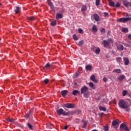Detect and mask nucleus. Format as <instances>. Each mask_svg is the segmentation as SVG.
<instances>
[{"label": "nucleus", "instance_id": "f257e3e1", "mask_svg": "<svg viewBox=\"0 0 131 131\" xmlns=\"http://www.w3.org/2000/svg\"><path fill=\"white\" fill-rule=\"evenodd\" d=\"M119 106L122 109H125L126 111H128L129 110L128 107L130 106V104H129L127 102L121 99L119 101Z\"/></svg>", "mask_w": 131, "mask_h": 131}, {"label": "nucleus", "instance_id": "37998d69", "mask_svg": "<svg viewBox=\"0 0 131 131\" xmlns=\"http://www.w3.org/2000/svg\"><path fill=\"white\" fill-rule=\"evenodd\" d=\"M105 31H106V30L105 29V28H102L100 32H101V33H104Z\"/></svg>", "mask_w": 131, "mask_h": 131}, {"label": "nucleus", "instance_id": "393cba45", "mask_svg": "<svg viewBox=\"0 0 131 131\" xmlns=\"http://www.w3.org/2000/svg\"><path fill=\"white\" fill-rule=\"evenodd\" d=\"M81 11L82 12H84L85 11H86V5H82Z\"/></svg>", "mask_w": 131, "mask_h": 131}, {"label": "nucleus", "instance_id": "a211bd4d", "mask_svg": "<svg viewBox=\"0 0 131 131\" xmlns=\"http://www.w3.org/2000/svg\"><path fill=\"white\" fill-rule=\"evenodd\" d=\"M123 5L126 7V8H127L129 6V2L125 1H123Z\"/></svg>", "mask_w": 131, "mask_h": 131}, {"label": "nucleus", "instance_id": "58836bf2", "mask_svg": "<svg viewBox=\"0 0 131 131\" xmlns=\"http://www.w3.org/2000/svg\"><path fill=\"white\" fill-rule=\"evenodd\" d=\"M100 0H96V6H100Z\"/></svg>", "mask_w": 131, "mask_h": 131}, {"label": "nucleus", "instance_id": "0eeeda50", "mask_svg": "<svg viewBox=\"0 0 131 131\" xmlns=\"http://www.w3.org/2000/svg\"><path fill=\"white\" fill-rule=\"evenodd\" d=\"M119 123V120H116L113 121L112 125L113 126H115V128H117L118 127V124Z\"/></svg>", "mask_w": 131, "mask_h": 131}, {"label": "nucleus", "instance_id": "a878e982", "mask_svg": "<svg viewBox=\"0 0 131 131\" xmlns=\"http://www.w3.org/2000/svg\"><path fill=\"white\" fill-rule=\"evenodd\" d=\"M75 114V111H72L71 112H68L67 113H66V114H67V115H73V114Z\"/></svg>", "mask_w": 131, "mask_h": 131}, {"label": "nucleus", "instance_id": "13d9d810", "mask_svg": "<svg viewBox=\"0 0 131 131\" xmlns=\"http://www.w3.org/2000/svg\"><path fill=\"white\" fill-rule=\"evenodd\" d=\"M74 85H77V83L75 82V83H74Z\"/></svg>", "mask_w": 131, "mask_h": 131}, {"label": "nucleus", "instance_id": "5701e85b", "mask_svg": "<svg viewBox=\"0 0 131 131\" xmlns=\"http://www.w3.org/2000/svg\"><path fill=\"white\" fill-rule=\"evenodd\" d=\"M109 5L110 6V7H112L113 8H114V7H115V4L114 3V2L112 1H109Z\"/></svg>", "mask_w": 131, "mask_h": 131}, {"label": "nucleus", "instance_id": "473e14b6", "mask_svg": "<svg viewBox=\"0 0 131 131\" xmlns=\"http://www.w3.org/2000/svg\"><path fill=\"white\" fill-rule=\"evenodd\" d=\"M92 30H93V31H95L96 32H97V31H98L97 27L96 26H93L92 27Z\"/></svg>", "mask_w": 131, "mask_h": 131}, {"label": "nucleus", "instance_id": "2eb2a0df", "mask_svg": "<svg viewBox=\"0 0 131 131\" xmlns=\"http://www.w3.org/2000/svg\"><path fill=\"white\" fill-rule=\"evenodd\" d=\"M117 48L119 51H123L124 47L122 45H119L117 46Z\"/></svg>", "mask_w": 131, "mask_h": 131}, {"label": "nucleus", "instance_id": "bb28decb", "mask_svg": "<svg viewBox=\"0 0 131 131\" xmlns=\"http://www.w3.org/2000/svg\"><path fill=\"white\" fill-rule=\"evenodd\" d=\"M51 26H56L57 25V21L56 20L52 21L50 23Z\"/></svg>", "mask_w": 131, "mask_h": 131}, {"label": "nucleus", "instance_id": "e433bc0d", "mask_svg": "<svg viewBox=\"0 0 131 131\" xmlns=\"http://www.w3.org/2000/svg\"><path fill=\"white\" fill-rule=\"evenodd\" d=\"M7 121H9V122H14V119H11L10 118H8L7 119Z\"/></svg>", "mask_w": 131, "mask_h": 131}, {"label": "nucleus", "instance_id": "4be33fe9", "mask_svg": "<svg viewBox=\"0 0 131 131\" xmlns=\"http://www.w3.org/2000/svg\"><path fill=\"white\" fill-rule=\"evenodd\" d=\"M89 86L90 88H91L93 90H96V86H95V85H94L93 82H90L89 83Z\"/></svg>", "mask_w": 131, "mask_h": 131}, {"label": "nucleus", "instance_id": "4c0bfd02", "mask_svg": "<svg viewBox=\"0 0 131 131\" xmlns=\"http://www.w3.org/2000/svg\"><path fill=\"white\" fill-rule=\"evenodd\" d=\"M49 81H50V80H49V79H46L43 80V82H45V83H46V84H48L49 83Z\"/></svg>", "mask_w": 131, "mask_h": 131}, {"label": "nucleus", "instance_id": "c756f323", "mask_svg": "<svg viewBox=\"0 0 131 131\" xmlns=\"http://www.w3.org/2000/svg\"><path fill=\"white\" fill-rule=\"evenodd\" d=\"M99 109L100 111H106L107 110V109L105 107L101 106L99 107Z\"/></svg>", "mask_w": 131, "mask_h": 131}, {"label": "nucleus", "instance_id": "49530a36", "mask_svg": "<svg viewBox=\"0 0 131 131\" xmlns=\"http://www.w3.org/2000/svg\"><path fill=\"white\" fill-rule=\"evenodd\" d=\"M78 31L79 33H82V31H83V30H82V29H79L78 30Z\"/></svg>", "mask_w": 131, "mask_h": 131}, {"label": "nucleus", "instance_id": "7ed1b4c3", "mask_svg": "<svg viewBox=\"0 0 131 131\" xmlns=\"http://www.w3.org/2000/svg\"><path fill=\"white\" fill-rule=\"evenodd\" d=\"M102 43L104 48H108L111 43H113V41H112V39L110 38L107 40H104Z\"/></svg>", "mask_w": 131, "mask_h": 131}, {"label": "nucleus", "instance_id": "20e7f679", "mask_svg": "<svg viewBox=\"0 0 131 131\" xmlns=\"http://www.w3.org/2000/svg\"><path fill=\"white\" fill-rule=\"evenodd\" d=\"M131 20V17H122L118 19H117V22H120L122 23H125V22H127V21H129Z\"/></svg>", "mask_w": 131, "mask_h": 131}, {"label": "nucleus", "instance_id": "c9c22d12", "mask_svg": "<svg viewBox=\"0 0 131 131\" xmlns=\"http://www.w3.org/2000/svg\"><path fill=\"white\" fill-rule=\"evenodd\" d=\"M104 131H108L109 130V127H108L107 125L104 126L103 127Z\"/></svg>", "mask_w": 131, "mask_h": 131}, {"label": "nucleus", "instance_id": "7c9ffc66", "mask_svg": "<svg viewBox=\"0 0 131 131\" xmlns=\"http://www.w3.org/2000/svg\"><path fill=\"white\" fill-rule=\"evenodd\" d=\"M83 43H84V40H82L79 42L78 46L79 47H82V45H83Z\"/></svg>", "mask_w": 131, "mask_h": 131}, {"label": "nucleus", "instance_id": "f3484780", "mask_svg": "<svg viewBox=\"0 0 131 131\" xmlns=\"http://www.w3.org/2000/svg\"><path fill=\"white\" fill-rule=\"evenodd\" d=\"M92 68L93 67L91 65H87L85 66V70H86L87 71H91Z\"/></svg>", "mask_w": 131, "mask_h": 131}, {"label": "nucleus", "instance_id": "09e8293b", "mask_svg": "<svg viewBox=\"0 0 131 131\" xmlns=\"http://www.w3.org/2000/svg\"><path fill=\"white\" fill-rule=\"evenodd\" d=\"M103 81H104L105 82H107V78H106V77H103Z\"/></svg>", "mask_w": 131, "mask_h": 131}, {"label": "nucleus", "instance_id": "a19ab883", "mask_svg": "<svg viewBox=\"0 0 131 131\" xmlns=\"http://www.w3.org/2000/svg\"><path fill=\"white\" fill-rule=\"evenodd\" d=\"M27 125L28 127H29L30 129H32V125H31V124L28 123Z\"/></svg>", "mask_w": 131, "mask_h": 131}, {"label": "nucleus", "instance_id": "6ab92c4d", "mask_svg": "<svg viewBox=\"0 0 131 131\" xmlns=\"http://www.w3.org/2000/svg\"><path fill=\"white\" fill-rule=\"evenodd\" d=\"M27 19L28 21H31L32 22H33V21H34V20H35V17H34V16H30L28 17Z\"/></svg>", "mask_w": 131, "mask_h": 131}, {"label": "nucleus", "instance_id": "79ce46f5", "mask_svg": "<svg viewBox=\"0 0 131 131\" xmlns=\"http://www.w3.org/2000/svg\"><path fill=\"white\" fill-rule=\"evenodd\" d=\"M115 7H116V8H119V7H120V4H119V3H117L115 5Z\"/></svg>", "mask_w": 131, "mask_h": 131}, {"label": "nucleus", "instance_id": "c03bdc74", "mask_svg": "<svg viewBox=\"0 0 131 131\" xmlns=\"http://www.w3.org/2000/svg\"><path fill=\"white\" fill-rule=\"evenodd\" d=\"M86 122H84V124L82 126V128H85V127H86Z\"/></svg>", "mask_w": 131, "mask_h": 131}, {"label": "nucleus", "instance_id": "052dcab7", "mask_svg": "<svg viewBox=\"0 0 131 131\" xmlns=\"http://www.w3.org/2000/svg\"><path fill=\"white\" fill-rule=\"evenodd\" d=\"M92 131H97V130H93Z\"/></svg>", "mask_w": 131, "mask_h": 131}, {"label": "nucleus", "instance_id": "8fccbe9b", "mask_svg": "<svg viewBox=\"0 0 131 131\" xmlns=\"http://www.w3.org/2000/svg\"><path fill=\"white\" fill-rule=\"evenodd\" d=\"M50 7L51 9H54V8L53 4H52V5H50Z\"/></svg>", "mask_w": 131, "mask_h": 131}, {"label": "nucleus", "instance_id": "bf43d9fd", "mask_svg": "<svg viewBox=\"0 0 131 131\" xmlns=\"http://www.w3.org/2000/svg\"><path fill=\"white\" fill-rule=\"evenodd\" d=\"M102 115H103V114H100V116H102Z\"/></svg>", "mask_w": 131, "mask_h": 131}, {"label": "nucleus", "instance_id": "4d7b16f0", "mask_svg": "<svg viewBox=\"0 0 131 131\" xmlns=\"http://www.w3.org/2000/svg\"><path fill=\"white\" fill-rule=\"evenodd\" d=\"M77 112H78V114H79V113H80L81 111H78Z\"/></svg>", "mask_w": 131, "mask_h": 131}, {"label": "nucleus", "instance_id": "39448f33", "mask_svg": "<svg viewBox=\"0 0 131 131\" xmlns=\"http://www.w3.org/2000/svg\"><path fill=\"white\" fill-rule=\"evenodd\" d=\"M120 131H123V130H126V131H129V129H128V127L127 126H126V124L125 123H122L120 126Z\"/></svg>", "mask_w": 131, "mask_h": 131}, {"label": "nucleus", "instance_id": "2f4dec72", "mask_svg": "<svg viewBox=\"0 0 131 131\" xmlns=\"http://www.w3.org/2000/svg\"><path fill=\"white\" fill-rule=\"evenodd\" d=\"M100 52H101V50L100 49V48H98L96 49L95 53L97 55H99V54H100Z\"/></svg>", "mask_w": 131, "mask_h": 131}, {"label": "nucleus", "instance_id": "72a5a7b5", "mask_svg": "<svg viewBox=\"0 0 131 131\" xmlns=\"http://www.w3.org/2000/svg\"><path fill=\"white\" fill-rule=\"evenodd\" d=\"M73 38L74 40H78V38L77 37V36H76V34H74L73 35Z\"/></svg>", "mask_w": 131, "mask_h": 131}, {"label": "nucleus", "instance_id": "4468645a", "mask_svg": "<svg viewBox=\"0 0 131 131\" xmlns=\"http://www.w3.org/2000/svg\"><path fill=\"white\" fill-rule=\"evenodd\" d=\"M68 93V91L67 90H63V91H61V94L62 97H63V98H65V97H66V95H67Z\"/></svg>", "mask_w": 131, "mask_h": 131}, {"label": "nucleus", "instance_id": "6e6552de", "mask_svg": "<svg viewBox=\"0 0 131 131\" xmlns=\"http://www.w3.org/2000/svg\"><path fill=\"white\" fill-rule=\"evenodd\" d=\"M64 106L66 108L70 109L71 108H74L75 107V105L73 104V103H66L64 104Z\"/></svg>", "mask_w": 131, "mask_h": 131}, {"label": "nucleus", "instance_id": "423d86ee", "mask_svg": "<svg viewBox=\"0 0 131 131\" xmlns=\"http://www.w3.org/2000/svg\"><path fill=\"white\" fill-rule=\"evenodd\" d=\"M57 113L58 114V115H59V116L60 115H67V114L65 113V111H64V110L62 108H60L57 111Z\"/></svg>", "mask_w": 131, "mask_h": 131}, {"label": "nucleus", "instance_id": "5fc2aeb1", "mask_svg": "<svg viewBox=\"0 0 131 131\" xmlns=\"http://www.w3.org/2000/svg\"><path fill=\"white\" fill-rule=\"evenodd\" d=\"M105 57H106V58H109V55L106 54Z\"/></svg>", "mask_w": 131, "mask_h": 131}, {"label": "nucleus", "instance_id": "3c124183", "mask_svg": "<svg viewBox=\"0 0 131 131\" xmlns=\"http://www.w3.org/2000/svg\"><path fill=\"white\" fill-rule=\"evenodd\" d=\"M127 37H128V38L129 39H130V40H131V34L128 35V36H127Z\"/></svg>", "mask_w": 131, "mask_h": 131}, {"label": "nucleus", "instance_id": "f03ea898", "mask_svg": "<svg viewBox=\"0 0 131 131\" xmlns=\"http://www.w3.org/2000/svg\"><path fill=\"white\" fill-rule=\"evenodd\" d=\"M81 94L84 95V98H89L90 97V92L89 91V88L86 86H83L81 89Z\"/></svg>", "mask_w": 131, "mask_h": 131}, {"label": "nucleus", "instance_id": "603ef678", "mask_svg": "<svg viewBox=\"0 0 131 131\" xmlns=\"http://www.w3.org/2000/svg\"><path fill=\"white\" fill-rule=\"evenodd\" d=\"M68 128V126L66 125V126H64V129H67Z\"/></svg>", "mask_w": 131, "mask_h": 131}, {"label": "nucleus", "instance_id": "9b49d317", "mask_svg": "<svg viewBox=\"0 0 131 131\" xmlns=\"http://www.w3.org/2000/svg\"><path fill=\"white\" fill-rule=\"evenodd\" d=\"M124 78H125V76L124 75H120L117 77V79L118 80H119V81H122Z\"/></svg>", "mask_w": 131, "mask_h": 131}, {"label": "nucleus", "instance_id": "9d476101", "mask_svg": "<svg viewBox=\"0 0 131 131\" xmlns=\"http://www.w3.org/2000/svg\"><path fill=\"white\" fill-rule=\"evenodd\" d=\"M90 79L91 80H92V81H93V82H95V83H97V82H98V81L97 80V79H96V76L94 74L91 75Z\"/></svg>", "mask_w": 131, "mask_h": 131}, {"label": "nucleus", "instance_id": "a18cd8bd", "mask_svg": "<svg viewBox=\"0 0 131 131\" xmlns=\"http://www.w3.org/2000/svg\"><path fill=\"white\" fill-rule=\"evenodd\" d=\"M48 5L50 6H52L53 5V3H52V2H51V1L50 0H48Z\"/></svg>", "mask_w": 131, "mask_h": 131}, {"label": "nucleus", "instance_id": "cd10ccee", "mask_svg": "<svg viewBox=\"0 0 131 131\" xmlns=\"http://www.w3.org/2000/svg\"><path fill=\"white\" fill-rule=\"evenodd\" d=\"M72 94L74 96H76V95H78V94H79V92L78 90H74L72 92Z\"/></svg>", "mask_w": 131, "mask_h": 131}, {"label": "nucleus", "instance_id": "f8f14e48", "mask_svg": "<svg viewBox=\"0 0 131 131\" xmlns=\"http://www.w3.org/2000/svg\"><path fill=\"white\" fill-rule=\"evenodd\" d=\"M93 17L95 21H100V17L97 14H95L93 15Z\"/></svg>", "mask_w": 131, "mask_h": 131}, {"label": "nucleus", "instance_id": "412c9836", "mask_svg": "<svg viewBox=\"0 0 131 131\" xmlns=\"http://www.w3.org/2000/svg\"><path fill=\"white\" fill-rule=\"evenodd\" d=\"M21 8L19 7H16V9L14 10L15 14H18L20 12Z\"/></svg>", "mask_w": 131, "mask_h": 131}, {"label": "nucleus", "instance_id": "ddd939ff", "mask_svg": "<svg viewBox=\"0 0 131 131\" xmlns=\"http://www.w3.org/2000/svg\"><path fill=\"white\" fill-rule=\"evenodd\" d=\"M62 18H63V14L61 13L56 14V19L57 20H59V19H62Z\"/></svg>", "mask_w": 131, "mask_h": 131}, {"label": "nucleus", "instance_id": "6e6d98bb", "mask_svg": "<svg viewBox=\"0 0 131 131\" xmlns=\"http://www.w3.org/2000/svg\"><path fill=\"white\" fill-rule=\"evenodd\" d=\"M78 75V73H76V74H75V76H76V77H77V76Z\"/></svg>", "mask_w": 131, "mask_h": 131}, {"label": "nucleus", "instance_id": "aec40b11", "mask_svg": "<svg viewBox=\"0 0 131 131\" xmlns=\"http://www.w3.org/2000/svg\"><path fill=\"white\" fill-rule=\"evenodd\" d=\"M121 31L124 33H127L128 32V29L127 28H123L121 29Z\"/></svg>", "mask_w": 131, "mask_h": 131}, {"label": "nucleus", "instance_id": "680f3d73", "mask_svg": "<svg viewBox=\"0 0 131 131\" xmlns=\"http://www.w3.org/2000/svg\"><path fill=\"white\" fill-rule=\"evenodd\" d=\"M0 6H2V4L1 3H0Z\"/></svg>", "mask_w": 131, "mask_h": 131}, {"label": "nucleus", "instance_id": "ea45409f", "mask_svg": "<svg viewBox=\"0 0 131 131\" xmlns=\"http://www.w3.org/2000/svg\"><path fill=\"white\" fill-rule=\"evenodd\" d=\"M126 94H127V91L126 90L123 91L122 95L123 97H124V96H125Z\"/></svg>", "mask_w": 131, "mask_h": 131}, {"label": "nucleus", "instance_id": "c85d7f7f", "mask_svg": "<svg viewBox=\"0 0 131 131\" xmlns=\"http://www.w3.org/2000/svg\"><path fill=\"white\" fill-rule=\"evenodd\" d=\"M116 61L117 62H118V63H121L122 61V58H121V57H116Z\"/></svg>", "mask_w": 131, "mask_h": 131}, {"label": "nucleus", "instance_id": "de8ad7c7", "mask_svg": "<svg viewBox=\"0 0 131 131\" xmlns=\"http://www.w3.org/2000/svg\"><path fill=\"white\" fill-rule=\"evenodd\" d=\"M104 15L105 17H107V16H108L109 15V14L108 13H107V12H104Z\"/></svg>", "mask_w": 131, "mask_h": 131}, {"label": "nucleus", "instance_id": "864d4df0", "mask_svg": "<svg viewBox=\"0 0 131 131\" xmlns=\"http://www.w3.org/2000/svg\"><path fill=\"white\" fill-rule=\"evenodd\" d=\"M51 127H50V128H51V129H52V128L54 126V124H51Z\"/></svg>", "mask_w": 131, "mask_h": 131}, {"label": "nucleus", "instance_id": "1a4fd4ad", "mask_svg": "<svg viewBox=\"0 0 131 131\" xmlns=\"http://www.w3.org/2000/svg\"><path fill=\"white\" fill-rule=\"evenodd\" d=\"M123 60L125 65L127 66L129 64V60L127 57H123Z\"/></svg>", "mask_w": 131, "mask_h": 131}, {"label": "nucleus", "instance_id": "f704fd0d", "mask_svg": "<svg viewBox=\"0 0 131 131\" xmlns=\"http://www.w3.org/2000/svg\"><path fill=\"white\" fill-rule=\"evenodd\" d=\"M30 115V112H28L25 116V117L26 119H28L29 118V116Z\"/></svg>", "mask_w": 131, "mask_h": 131}, {"label": "nucleus", "instance_id": "dca6fc26", "mask_svg": "<svg viewBox=\"0 0 131 131\" xmlns=\"http://www.w3.org/2000/svg\"><path fill=\"white\" fill-rule=\"evenodd\" d=\"M52 64L50 63H47L45 66L43 67V69H49V68H51L52 67Z\"/></svg>", "mask_w": 131, "mask_h": 131}, {"label": "nucleus", "instance_id": "b1692460", "mask_svg": "<svg viewBox=\"0 0 131 131\" xmlns=\"http://www.w3.org/2000/svg\"><path fill=\"white\" fill-rule=\"evenodd\" d=\"M113 72H114L115 73H117V74H119V73H120V72H121V70H120V69H115L113 71Z\"/></svg>", "mask_w": 131, "mask_h": 131}]
</instances>
